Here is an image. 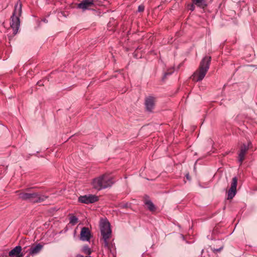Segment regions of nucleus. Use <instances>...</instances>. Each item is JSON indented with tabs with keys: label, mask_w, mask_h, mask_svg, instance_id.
Instances as JSON below:
<instances>
[{
	"label": "nucleus",
	"mask_w": 257,
	"mask_h": 257,
	"mask_svg": "<svg viewBox=\"0 0 257 257\" xmlns=\"http://www.w3.org/2000/svg\"><path fill=\"white\" fill-rule=\"evenodd\" d=\"M211 57L205 56L200 63L198 69L192 76L193 80L195 81H201L206 74L210 66Z\"/></svg>",
	"instance_id": "nucleus-1"
},
{
	"label": "nucleus",
	"mask_w": 257,
	"mask_h": 257,
	"mask_svg": "<svg viewBox=\"0 0 257 257\" xmlns=\"http://www.w3.org/2000/svg\"><path fill=\"white\" fill-rule=\"evenodd\" d=\"M77 222H78V218L76 216H72L70 217V223H71L73 224H75L77 223Z\"/></svg>",
	"instance_id": "nucleus-17"
},
{
	"label": "nucleus",
	"mask_w": 257,
	"mask_h": 257,
	"mask_svg": "<svg viewBox=\"0 0 257 257\" xmlns=\"http://www.w3.org/2000/svg\"><path fill=\"white\" fill-rule=\"evenodd\" d=\"M114 183L113 178L107 174H103L93 179L91 184L93 188L100 190L110 187Z\"/></svg>",
	"instance_id": "nucleus-2"
},
{
	"label": "nucleus",
	"mask_w": 257,
	"mask_h": 257,
	"mask_svg": "<svg viewBox=\"0 0 257 257\" xmlns=\"http://www.w3.org/2000/svg\"><path fill=\"white\" fill-rule=\"evenodd\" d=\"M145 7L143 5H140L138 7V12H142L144 11Z\"/></svg>",
	"instance_id": "nucleus-19"
},
{
	"label": "nucleus",
	"mask_w": 257,
	"mask_h": 257,
	"mask_svg": "<svg viewBox=\"0 0 257 257\" xmlns=\"http://www.w3.org/2000/svg\"><path fill=\"white\" fill-rule=\"evenodd\" d=\"M98 200V196L92 194L80 196L78 198V201L79 202L85 204L93 203L97 201Z\"/></svg>",
	"instance_id": "nucleus-6"
},
{
	"label": "nucleus",
	"mask_w": 257,
	"mask_h": 257,
	"mask_svg": "<svg viewBox=\"0 0 257 257\" xmlns=\"http://www.w3.org/2000/svg\"><path fill=\"white\" fill-rule=\"evenodd\" d=\"M22 5L18 3L15 6V10L11 18V27L13 30L14 35H16L19 29L20 26V17L22 15Z\"/></svg>",
	"instance_id": "nucleus-3"
},
{
	"label": "nucleus",
	"mask_w": 257,
	"mask_h": 257,
	"mask_svg": "<svg viewBox=\"0 0 257 257\" xmlns=\"http://www.w3.org/2000/svg\"><path fill=\"white\" fill-rule=\"evenodd\" d=\"M256 68H257V67Z\"/></svg>",
	"instance_id": "nucleus-25"
},
{
	"label": "nucleus",
	"mask_w": 257,
	"mask_h": 257,
	"mask_svg": "<svg viewBox=\"0 0 257 257\" xmlns=\"http://www.w3.org/2000/svg\"><path fill=\"white\" fill-rule=\"evenodd\" d=\"M85 257H91V256H90V255H88V256H85Z\"/></svg>",
	"instance_id": "nucleus-24"
},
{
	"label": "nucleus",
	"mask_w": 257,
	"mask_h": 257,
	"mask_svg": "<svg viewBox=\"0 0 257 257\" xmlns=\"http://www.w3.org/2000/svg\"><path fill=\"white\" fill-rule=\"evenodd\" d=\"M223 247L221 246L218 249H215V248H214L213 249V252H218V251H220L222 249Z\"/></svg>",
	"instance_id": "nucleus-21"
},
{
	"label": "nucleus",
	"mask_w": 257,
	"mask_h": 257,
	"mask_svg": "<svg viewBox=\"0 0 257 257\" xmlns=\"http://www.w3.org/2000/svg\"><path fill=\"white\" fill-rule=\"evenodd\" d=\"M82 251L88 255H90L92 252L91 249L88 245H84L82 248Z\"/></svg>",
	"instance_id": "nucleus-16"
},
{
	"label": "nucleus",
	"mask_w": 257,
	"mask_h": 257,
	"mask_svg": "<svg viewBox=\"0 0 257 257\" xmlns=\"http://www.w3.org/2000/svg\"><path fill=\"white\" fill-rule=\"evenodd\" d=\"M129 206V204L127 203H121L119 204V207L120 208H126Z\"/></svg>",
	"instance_id": "nucleus-18"
},
{
	"label": "nucleus",
	"mask_w": 257,
	"mask_h": 257,
	"mask_svg": "<svg viewBox=\"0 0 257 257\" xmlns=\"http://www.w3.org/2000/svg\"><path fill=\"white\" fill-rule=\"evenodd\" d=\"M101 234L104 241V246H108V240L110 237L111 231L110 228V224L108 222L103 223L100 228Z\"/></svg>",
	"instance_id": "nucleus-5"
},
{
	"label": "nucleus",
	"mask_w": 257,
	"mask_h": 257,
	"mask_svg": "<svg viewBox=\"0 0 257 257\" xmlns=\"http://www.w3.org/2000/svg\"><path fill=\"white\" fill-rule=\"evenodd\" d=\"M156 98L153 96H149L145 98V106L148 111H152L154 108Z\"/></svg>",
	"instance_id": "nucleus-9"
},
{
	"label": "nucleus",
	"mask_w": 257,
	"mask_h": 257,
	"mask_svg": "<svg viewBox=\"0 0 257 257\" xmlns=\"http://www.w3.org/2000/svg\"><path fill=\"white\" fill-rule=\"evenodd\" d=\"M91 237V232L88 227H83L82 228L80 234V239L82 241H89Z\"/></svg>",
	"instance_id": "nucleus-10"
},
{
	"label": "nucleus",
	"mask_w": 257,
	"mask_h": 257,
	"mask_svg": "<svg viewBox=\"0 0 257 257\" xmlns=\"http://www.w3.org/2000/svg\"><path fill=\"white\" fill-rule=\"evenodd\" d=\"M237 183V178L236 177H234L232 179V182L231 184V187L229 190L228 191V199H232L234 196L235 195L236 193V186Z\"/></svg>",
	"instance_id": "nucleus-8"
},
{
	"label": "nucleus",
	"mask_w": 257,
	"mask_h": 257,
	"mask_svg": "<svg viewBox=\"0 0 257 257\" xmlns=\"http://www.w3.org/2000/svg\"><path fill=\"white\" fill-rule=\"evenodd\" d=\"M94 5L93 0H83L78 4V8L82 9L83 11L89 9Z\"/></svg>",
	"instance_id": "nucleus-11"
},
{
	"label": "nucleus",
	"mask_w": 257,
	"mask_h": 257,
	"mask_svg": "<svg viewBox=\"0 0 257 257\" xmlns=\"http://www.w3.org/2000/svg\"><path fill=\"white\" fill-rule=\"evenodd\" d=\"M43 246L40 243L32 246L29 249V254L34 255L38 254L43 248Z\"/></svg>",
	"instance_id": "nucleus-13"
},
{
	"label": "nucleus",
	"mask_w": 257,
	"mask_h": 257,
	"mask_svg": "<svg viewBox=\"0 0 257 257\" xmlns=\"http://www.w3.org/2000/svg\"><path fill=\"white\" fill-rule=\"evenodd\" d=\"M194 8H195V7H194V5H193H193H192V6H191V8H190V10H191L192 11H194Z\"/></svg>",
	"instance_id": "nucleus-23"
},
{
	"label": "nucleus",
	"mask_w": 257,
	"mask_h": 257,
	"mask_svg": "<svg viewBox=\"0 0 257 257\" xmlns=\"http://www.w3.org/2000/svg\"><path fill=\"white\" fill-rule=\"evenodd\" d=\"M58 16L59 18H61L62 16L65 17H66V15H65L64 12H61L60 13H59L58 15Z\"/></svg>",
	"instance_id": "nucleus-20"
},
{
	"label": "nucleus",
	"mask_w": 257,
	"mask_h": 257,
	"mask_svg": "<svg viewBox=\"0 0 257 257\" xmlns=\"http://www.w3.org/2000/svg\"><path fill=\"white\" fill-rule=\"evenodd\" d=\"M21 246H17L9 252V255L10 256L22 257L24 255L23 253H21Z\"/></svg>",
	"instance_id": "nucleus-12"
},
{
	"label": "nucleus",
	"mask_w": 257,
	"mask_h": 257,
	"mask_svg": "<svg viewBox=\"0 0 257 257\" xmlns=\"http://www.w3.org/2000/svg\"><path fill=\"white\" fill-rule=\"evenodd\" d=\"M251 145V142H248L247 145L243 144L241 146L238 154V161L240 163V165L242 164L243 160H244L245 155Z\"/></svg>",
	"instance_id": "nucleus-7"
},
{
	"label": "nucleus",
	"mask_w": 257,
	"mask_h": 257,
	"mask_svg": "<svg viewBox=\"0 0 257 257\" xmlns=\"http://www.w3.org/2000/svg\"><path fill=\"white\" fill-rule=\"evenodd\" d=\"M193 5L202 9L207 7V4L206 0H192Z\"/></svg>",
	"instance_id": "nucleus-14"
},
{
	"label": "nucleus",
	"mask_w": 257,
	"mask_h": 257,
	"mask_svg": "<svg viewBox=\"0 0 257 257\" xmlns=\"http://www.w3.org/2000/svg\"><path fill=\"white\" fill-rule=\"evenodd\" d=\"M19 195L20 198L33 203L42 202L48 198V196L38 192H22Z\"/></svg>",
	"instance_id": "nucleus-4"
},
{
	"label": "nucleus",
	"mask_w": 257,
	"mask_h": 257,
	"mask_svg": "<svg viewBox=\"0 0 257 257\" xmlns=\"http://www.w3.org/2000/svg\"><path fill=\"white\" fill-rule=\"evenodd\" d=\"M145 204L147 206V208L149 210L151 211H154L155 210L156 207L151 200H146L145 201Z\"/></svg>",
	"instance_id": "nucleus-15"
},
{
	"label": "nucleus",
	"mask_w": 257,
	"mask_h": 257,
	"mask_svg": "<svg viewBox=\"0 0 257 257\" xmlns=\"http://www.w3.org/2000/svg\"><path fill=\"white\" fill-rule=\"evenodd\" d=\"M172 72H166L164 76V78H166L168 75L171 74Z\"/></svg>",
	"instance_id": "nucleus-22"
}]
</instances>
